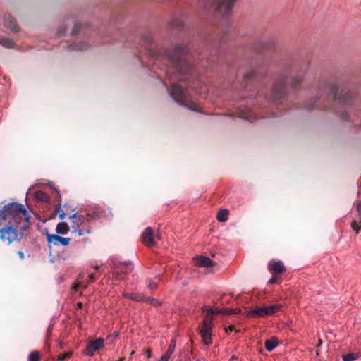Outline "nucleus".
Masks as SVG:
<instances>
[{"label":"nucleus","mask_w":361,"mask_h":361,"mask_svg":"<svg viewBox=\"0 0 361 361\" xmlns=\"http://www.w3.org/2000/svg\"><path fill=\"white\" fill-rule=\"evenodd\" d=\"M30 216L23 204L8 202L0 209V240L10 245L20 242L29 227Z\"/></svg>","instance_id":"obj_1"},{"label":"nucleus","mask_w":361,"mask_h":361,"mask_svg":"<svg viewBox=\"0 0 361 361\" xmlns=\"http://www.w3.org/2000/svg\"><path fill=\"white\" fill-rule=\"evenodd\" d=\"M354 95V92L350 90L343 89L339 91L334 84H327L319 90L318 94L310 101L306 108L308 111L322 109L326 106V103L331 102L334 103L331 107L332 110L339 114L342 120L347 121L349 114L345 108L350 104Z\"/></svg>","instance_id":"obj_2"},{"label":"nucleus","mask_w":361,"mask_h":361,"mask_svg":"<svg viewBox=\"0 0 361 361\" xmlns=\"http://www.w3.org/2000/svg\"><path fill=\"white\" fill-rule=\"evenodd\" d=\"M171 53L167 54L169 60L175 65L180 73L190 74L192 71V66L185 54L187 47H171Z\"/></svg>","instance_id":"obj_3"},{"label":"nucleus","mask_w":361,"mask_h":361,"mask_svg":"<svg viewBox=\"0 0 361 361\" xmlns=\"http://www.w3.org/2000/svg\"><path fill=\"white\" fill-rule=\"evenodd\" d=\"M170 94L179 104L192 111H199V106L192 100L188 91L183 89L179 85L174 84L171 86Z\"/></svg>","instance_id":"obj_4"},{"label":"nucleus","mask_w":361,"mask_h":361,"mask_svg":"<svg viewBox=\"0 0 361 361\" xmlns=\"http://www.w3.org/2000/svg\"><path fill=\"white\" fill-rule=\"evenodd\" d=\"M236 0H214L216 12L221 18L227 24H230L232 20V11Z\"/></svg>","instance_id":"obj_5"},{"label":"nucleus","mask_w":361,"mask_h":361,"mask_svg":"<svg viewBox=\"0 0 361 361\" xmlns=\"http://www.w3.org/2000/svg\"><path fill=\"white\" fill-rule=\"evenodd\" d=\"M202 312H207V315L202 322V325L200 331V334L202 338L204 343L209 345L212 343V329L213 326L212 316L214 314L213 309L206 307H202Z\"/></svg>","instance_id":"obj_6"},{"label":"nucleus","mask_w":361,"mask_h":361,"mask_svg":"<svg viewBox=\"0 0 361 361\" xmlns=\"http://www.w3.org/2000/svg\"><path fill=\"white\" fill-rule=\"evenodd\" d=\"M228 32L223 31H205L199 35L201 41L209 45H220L226 42Z\"/></svg>","instance_id":"obj_7"},{"label":"nucleus","mask_w":361,"mask_h":361,"mask_svg":"<svg viewBox=\"0 0 361 361\" xmlns=\"http://www.w3.org/2000/svg\"><path fill=\"white\" fill-rule=\"evenodd\" d=\"M281 307V305L279 304L258 307L255 309L250 310L247 313V316L252 317H264L266 316L272 315L280 310Z\"/></svg>","instance_id":"obj_8"},{"label":"nucleus","mask_w":361,"mask_h":361,"mask_svg":"<svg viewBox=\"0 0 361 361\" xmlns=\"http://www.w3.org/2000/svg\"><path fill=\"white\" fill-rule=\"evenodd\" d=\"M287 80V75H283L273 85L271 89V97L274 101L281 99L286 92V82Z\"/></svg>","instance_id":"obj_9"},{"label":"nucleus","mask_w":361,"mask_h":361,"mask_svg":"<svg viewBox=\"0 0 361 361\" xmlns=\"http://www.w3.org/2000/svg\"><path fill=\"white\" fill-rule=\"evenodd\" d=\"M187 14L183 11H177L174 13L169 21V27L173 30H180L184 27L185 20Z\"/></svg>","instance_id":"obj_10"},{"label":"nucleus","mask_w":361,"mask_h":361,"mask_svg":"<svg viewBox=\"0 0 361 361\" xmlns=\"http://www.w3.org/2000/svg\"><path fill=\"white\" fill-rule=\"evenodd\" d=\"M104 345V340L102 338H99L96 340H92L87 343L84 354L87 356H93L94 352L102 348Z\"/></svg>","instance_id":"obj_11"},{"label":"nucleus","mask_w":361,"mask_h":361,"mask_svg":"<svg viewBox=\"0 0 361 361\" xmlns=\"http://www.w3.org/2000/svg\"><path fill=\"white\" fill-rule=\"evenodd\" d=\"M47 241L49 245L66 246L71 241L70 238H63L56 234H47Z\"/></svg>","instance_id":"obj_12"},{"label":"nucleus","mask_w":361,"mask_h":361,"mask_svg":"<svg viewBox=\"0 0 361 361\" xmlns=\"http://www.w3.org/2000/svg\"><path fill=\"white\" fill-rule=\"evenodd\" d=\"M142 243L147 247H152L156 245L154 240V234L152 228L147 227L145 229L142 235Z\"/></svg>","instance_id":"obj_13"},{"label":"nucleus","mask_w":361,"mask_h":361,"mask_svg":"<svg viewBox=\"0 0 361 361\" xmlns=\"http://www.w3.org/2000/svg\"><path fill=\"white\" fill-rule=\"evenodd\" d=\"M268 269L272 275H280L285 271V267L281 261L271 260L268 264Z\"/></svg>","instance_id":"obj_14"},{"label":"nucleus","mask_w":361,"mask_h":361,"mask_svg":"<svg viewBox=\"0 0 361 361\" xmlns=\"http://www.w3.org/2000/svg\"><path fill=\"white\" fill-rule=\"evenodd\" d=\"M133 266L130 262L121 263L119 266L116 265L114 273L120 276L122 274H126L133 271Z\"/></svg>","instance_id":"obj_15"},{"label":"nucleus","mask_w":361,"mask_h":361,"mask_svg":"<svg viewBox=\"0 0 361 361\" xmlns=\"http://www.w3.org/2000/svg\"><path fill=\"white\" fill-rule=\"evenodd\" d=\"M70 219L71 220L72 224V232H76L77 228H79V227L83 224L85 218L82 215L78 214V213H75L70 216Z\"/></svg>","instance_id":"obj_16"},{"label":"nucleus","mask_w":361,"mask_h":361,"mask_svg":"<svg viewBox=\"0 0 361 361\" xmlns=\"http://www.w3.org/2000/svg\"><path fill=\"white\" fill-rule=\"evenodd\" d=\"M195 264L200 267H212L215 262L212 261L209 257L204 256H198L195 259Z\"/></svg>","instance_id":"obj_17"},{"label":"nucleus","mask_w":361,"mask_h":361,"mask_svg":"<svg viewBox=\"0 0 361 361\" xmlns=\"http://www.w3.org/2000/svg\"><path fill=\"white\" fill-rule=\"evenodd\" d=\"M140 37L144 43H152L154 40V34L150 30H145L140 34Z\"/></svg>","instance_id":"obj_18"},{"label":"nucleus","mask_w":361,"mask_h":361,"mask_svg":"<svg viewBox=\"0 0 361 361\" xmlns=\"http://www.w3.org/2000/svg\"><path fill=\"white\" fill-rule=\"evenodd\" d=\"M5 25L8 27L11 31L17 32L18 26L14 18L10 14H6L4 16Z\"/></svg>","instance_id":"obj_19"},{"label":"nucleus","mask_w":361,"mask_h":361,"mask_svg":"<svg viewBox=\"0 0 361 361\" xmlns=\"http://www.w3.org/2000/svg\"><path fill=\"white\" fill-rule=\"evenodd\" d=\"M104 211L99 208L94 207L92 211L87 214V220L95 219L103 215Z\"/></svg>","instance_id":"obj_20"},{"label":"nucleus","mask_w":361,"mask_h":361,"mask_svg":"<svg viewBox=\"0 0 361 361\" xmlns=\"http://www.w3.org/2000/svg\"><path fill=\"white\" fill-rule=\"evenodd\" d=\"M264 345L266 350L271 352L278 345L277 339L273 337L271 340H266Z\"/></svg>","instance_id":"obj_21"},{"label":"nucleus","mask_w":361,"mask_h":361,"mask_svg":"<svg viewBox=\"0 0 361 361\" xmlns=\"http://www.w3.org/2000/svg\"><path fill=\"white\" fill-rule=\"evenodd\" d=\"M56 231L59 234H66L69 231V226L66 222H60L57 224Z\"/></svg>","instance_id":"obj_22"},{"label":"nucleus","mask_w":361,"mask_h":361,"mask_svg":"<svg viewBox=\"0 0 361 361\" xmlns=\"http://www.w3.org/2000/svg\"><path fill=\"white\" fill-rule=\"evenodd\" d=\"M361 356L360 353H350L342 356L343 361H354Z\"/></svg>","instance_id":"obj_23"},{"label":"nucleus","mask_w":361,"mask_h":361,"mask_svg":"<svg viewBox=\"0 0 361 361\" xmlns=\"http://www.w3.org/2000/svg\"><path fill=\"white\" fill-rule=\"evenodd\" d=\"M259 42L262 44L261 45H269L275 42V37L271 35H263Z\"/></svg>","instance_id":"obj_24"},{"label":"nucleus","mask_w":361,"mask_h":361,"mask_svg":"<svg viewBox=\"0 0 361 361\" xmlns=\"http://www.w3.org/2000/svg\"><path fill=\"white\" fill-rule=\"evenodd\" d=\"M228 209H221L217 214V219L220 222H225L228 219Z\"/></svg>","instance_id":"obj_25"},{"label":"nucleus","mask_w":361,"mask_h":361,"mask_svg":"<svg viewBox=\"0 0 361 361\" xmlns=\"http://www.w3.org/2000/svg\"><path fill=\"white\" fill-rule=\"evenodd\" d=\"M41 355L37 350L31 352L27 357V361H40Z\"/></svg>","instance_id":"obj_26"},{"label":"nucleus","mask_w":361,"mask_h":361,"mask_svg":"<svg viewBox=\"0 0 361 361\" xmlns=\"http://www.w3.org/2000/svg\"><path fill=\"white\" fill-rule=\"evenodd\" d=\"M124 297L130 298L133 300L137 301V302H141L142 301V294H137V293H125Z\"/></svg>","instance_id":"obj_27"},{"label":"nucleus","mask_w":361,"mask_h":361,"mask_svg":"<svg viewBox=\"0 0 361 361\" xmlns=\"http://www.w3.org/2000/svg\"><path fill=\"white\" fill-rule=\"evenodd\" d=\"M175 348H176V339H172L171 341V343L169 344L168 350L164 355L170 358L171 355L174 352Z\"/></svg>","instance_id":"obj_28"},{"label":"nucleus","mask_w":361,"mask_h":361,"mask_svg":"<svg viewBox=\"0 0 361 361\" xmlns=\"http://www.w3.org/2000/svg\"><path fill=\"white\" fill-rule=\"evenodd\" d=\"M240 117L246 120H252L254 116L253 113L250 109H247L240 113Z\"/></svg>","instance_id":"obj_29"},{"label":"nucleus","mask_w":361,"mask_h":361,"mask_svg":"<svg viewBox=\"0 0 361 361\" xmlns=\"http://www.w3.org/2000/svg\"><path fill=\"white\" fill-rule=\"evenodd\" d=\"M256 71L255 69H251L249 71L245 73L244 74V79L245 80H251L253 78L255 77L256 75Z\"/></svg>","instance_id":"obj_30"},{"label":"nucleus","mask_w":361,"mask_h":361,"mask_svg":"<svg viewBox=\"0 0 361 361\" xmlns=\"http://www.w3.org/2000/svg\"><path fill=\"white\" fill-rule=\"evenodd\" d=\"M35 197L37 199L40 200L42 201H47L48 199L47 195L42 191H37L35 192Z\"/></svg>","instance_id":"obj_31"},{"label":"nucleus","mask_w":361,"mask_h":361,"mask_svg":"<svg viewBox=\"0 0 361 361\" xmlns=\"http://www.w3.org/2000/svg\"><path fill=\"white\" fill-rule=\"evenodd\" d=\"M302 81V78L300 76H297L293 78L292 80V87L293 88H297L298 86H299Z\"/></svg>","instance_id":"obj_32"},{"label":"nucleus","mask_w":361,"mask_h":361,"mask_svg":"<svg viewBox=\"0 0 361 361\" xmlns=\"http://www.w3.org/2000/svg\"><path fill=\"white\" fill-rule=\"evenodd\" d=\"M71 356H72L71 352L66 353L64 354L59 355L58 356V360L59 361H64L66 359H69Z\"/></svg>","instance_id":"obj_33"},{"label":"nucleus","mask_w":361,"mask_h":361,"mask_svg":"<svg viewBox=\"0 0 361 361\" xmlns=\"http://www.w3.org/2000/svg\"><path fill=\"white\" fill-rule=\"evenodd\" d=\"M351 228L355 231L356 234H357L361 229V226L357 225V223L355 220H353L351 222Z\"/></svg>","instance_id":"obj_34"},{"label":"nucleus","mask_w":361,"mask_h":361,"mask_svg":"<svg viewBox=\"0 0 361 361\" xmlns=\"http://www.w3.org/2000/svg\"><path fill=\"white\" fill-rule=\"evenodd\" d=\"M51 331L52 329L51 326H49V328L47 330L46 334H45V343L46 344H48V341L50 339L51 336Z\"/></svg>","instance_id":"obj_35"},{"label":"nucleus","mask_w":361,"mask_h":361,"mask_svg":"<svg viewBox=\"0 0 361 361\" xmlns=\"http://www.w3.org/2000/svg\"><path fill=\"white\" fill-rule=\"evenodd\" d=\"M279 281V275H272V277L269 279V284H275L278 283Z\"/></svg>","instance_id":"obj_36"},{"label":"nucleus","mask_w":361,"mask_h":361,"mask_svg":"<svg viewBox=\"0 0 361 361\" xmlns=\"http://www.w3.org/2000/svg\"><path fill=\"white\" fill-rule=\"evenodd\" d=\"M0 45H11V42L8 38L2 37L0 38Z\"/></svg>","instance_id":"obj_37"},{"label":"nucleus","mask_w":361,"mask_h":361,"mask_svg":"<svg viewBox=\"0 0 361 361\" xmlns=\"http://www.w3.org/2000/svg\"><path fill=\"white\" fill-rule=\"evenodd\" d=\"M81 26H82L81 24L75 25V26L72 30V35H77L79 32L80 30L81 29Z\"/></svg>","instance_id":"obj_38"},{"label":"nucleus","mask_w":361,"mask_h":361,"mask_svg":"<svg viewBox=\"0 0 361 361\" xmlns=\"http://www.w3.org/2000/svg\"><path fill=\"white\" fill-rule=\"evenodd\" d=\"M153 299L152 298H150V297H146L145 295H142V302H147L148 304H150L153 302Z\"/></svg>","instance_id":"obj_39"},{"label":"nucleus","mask_w":361,"mask_h":361,"mask_svg":"<svg viewBox=\"0 0 361 361\" xmlns=\"http://www.w3.org/2000/svg\"><path fill=\"white\" fill-rule=\"evenodd\" d=\"M222 314H224V315L232 314V309L231 308H223L222 309Z\"/></svg>","instance_id":"obj_40"},{"label":"nucleus","mask_w":361,"mask_h":361,"mask_svg":"<svg viewBox=\"0 0 361 361\" xmlns=\"http://www.w3.org/2000/svg\"><path fill=\"white\" fill-rule=\"evenodd\" d=\"M58 213H59V219L61 220H63L65 219V216H66V214L63 210H61V209H59Z\"/></svg>","instance_id":"obj_41"},{"label":"nucleus","mask_w":361,"mask_h":361,"mask_svg":"<svg viewBox=\"0 0 361 361\" xmlns=\"http://www.w3.org/2000/svg\"><path fill=\"white\" fill-rule=\"evenodd\" d=\"M148 287L151 290H153L157 288V285L156 283L150 281L148 283Z\"/></svg>","instance_id":"obj_42"},{"label":"nucleus","mask_w":361,"mask_h":361,"mask_svg":"<svg viewBox=\"0 0 361 361\" xmlns=\"http://www.w3.org/2000/svg\"><path fill=\"white\" fill-rule=\"evenodd\" d=\"M357 212L358 213L359 218L361 219V201L357 204Z\"/></svg>","instance_id":"obj_43"},{"label":"nucleus","mask_w":361,"mask_h":361,"mask_svg":"<svg viewBox=\"0 0 361 361\" xmlns=\"http://www.w3.org/2000/svg\"><path fill=\"white\" fill-rule=\"evenodd\" d=\"M66 27H61L60 28V30L58 31V36L59 37H61L62 35H64V33L66 32Z\"/></svg>","instance_id":"obj_44"},{"label":"nucleus","mask_w":361,"mask_h":361,"mask_svg":"<svg viewBox=\"0 0 361 361\" xmlns=\"http://www.w3.org/2000/svg\"><path fill=\"white\" fill-rule=\"evenodd\" d=\"M225 331L228 333V331H232L235 329V326L233 325H230L228 327L224 328Z\"/></svg>","instance_id":"obj_45"},{"label":"nucleus","mask_w":361,"mask_h":361,"mask_svg":"<svg viewBox=\"0 0 361 361\" xmlns=\"http://www.w3.org/2000/svg\"><path fill=\"white\" fill-rule=\"evenodd\" d=\"M89 278V282H93L96 277H95V275L94 274H90L88 276Z\"/></svg>","instance_id":"obj_46"},{"label":"nucleus","mask_w":361,"mask_h":361,"mask_svg":"<svg viewBox=\"0 0 361 361\" xmlns=\"http://www.w3.org/2000/svg\"><path fill=\"white\" fill-rule=\"evenodd\" d=\"M161 302H159L158 300H157L156 299H153V302L151 303L152 305L153 306H159L161 305Z\"/></svg>","instance_id":"obj_47"},{"label":"nucleus","mask_w":361,"mask_h":361,"mask_svg":"<svg viewBox=\"0 0 361 361\" xmlns=\"http://www.w3.org/2000/svg\"><path fill=\"white\" fill-rule=\"evenodd\" d=\"M241 312V310L239 308L232 309V314H237Z\"/></svg>","instance_id":"obj_48"},{"label":"nucleus","mask_w":361,"mask_h":361,"mask_svg":"<svg viewBox=\"0 0 361 361\" xmlns=\"http://www.w3.org/2000/svg\"><path fill=\"white\" fill-rule=\"evenodd\" d=\"M18 255L19 256L20 259H24V253L23 251H18Z\"/></svg>","instance_id":"obj_49"},{"label":"nucleus","mask_w":361,"mask_h":361,"mask_svg":"<svg viewBox=\"0 0 361 361\" xmlns=\"http://www.w3.org/2000/svg\"><path fill=\"white\" fill-rule=\"evenodd\" d=\"M214 311V313H216V314H222V309H220V308H216L215 310H213Z\"/></svg>","instance_id":"obj_50"},{"label":"nucleus","mask_w":361,"mask_h":361,"mask_svg":"<svg viewBox=\"0 0 361 361\" xmlns=\"http://www.w3.org/2000/svg\"><path fill=\"white\" fill-rule=\"evenodd\" d=\"M145 353H147L148 357H151V353H152L151 349H149V348L145 349Z\"/></svg>","instance_id":"obj_51"},{"label":"nucleus","mask_w":361,"mask_h":361,"mask_svg":"<svg viewBox=\"0 0 361 361\" xmlns=\"http://www.w3.org/2000/svg\"><path fill=\"white\" fill-rule=\"evenodd\" d=\"M75 233H77L79 236H81L83 235V231L81 229L77 228V231Z\"/></svg>","instance_id":"obj_52"},{"label":"nucleus","mask_w":361,"mask_h":361,"mask_svg":"<svg viewBox=\"0 0 361 361\" xmlns=\"http://www.w3.org/2000/svg\"><path fill=\"white\" fill-rule=\"evenodd\" d=\"M322 344V341L321 339L319 340L318 343L317 344V347L319 348Z\"/></svg>","instance_id":"obj_53"},{"label":"nucleus","mask_w":361,"mask_h":361,"mask_svg":"<svg viewBox=\"0 0 361 361\" xmlns=\"http://www.w3.org/2000/svg\"><path fill=\"white\" fill-rule=\"evenodd\" d=\"M156 238H157V239H158V240H159V239H160V235H159V233H157V235H156Z\"/></svg>","instance_id":"obj_54"},{"label":"nucleus","mask_w":361,"mask_h":361,"mask_svg":"<svg viewBox=\"0 0 361 361\" xmlns=\"http://www.w3.org/2000/svg\"><path fill=\"white\" fill-rule=\"evenodd\" d=\"M78 306L79 307H82V304L81 302H78Z\"/></svg>","instance_id":"obj_55"},{"label":"nucleus","mask_w":361,"mask_h":361,"mask_svg":"<svg viewBox=\"0 0 361 361\" xmlns=\"http://www.w3.org/2000/svg\"><path fill=\"white\" fill-rule=\"evenodd\" d=\"M135 354V351L133 350L131 353H130V357Z\"/></svg>","instance_id":"obj_56"},{"label":"nucleus","mask_w":361,"mask_h":361,"mask_svg":"<svg viewBox=\"0 0 361 361\" xmlns=\"http://www.w3.org/2000/svg\"><path fill=\"white\" fill-rule=\"evenodd\" d=\"M124 360H125L124 357H121V359L118 360V361H124Z\"/></svg>","instance_id":"obj_57"},{"label":"nucleus","mask_w":361,"mask_h":361,"mask_svg":"<svg viewBox=\"0 0 361 361\" xmlns=\"http://www.w3.org/2000/svg\"><path fill=\"white\" fill-rule=\"evenodd\" d=\"M169 38V41H171V38L173 37L172 36H168L167 37Z\"/></svg>","instance_id":"obj_58"},{"label":"nucleus","mask_w":361,"mask_h":361,"mask_svg":"<svg viewBox=\"0 0 361 361\" xmlns=\"http://www.w3.org/2000/svg\"><path fill=\"white\" fill-rule=\"evenodd\" d=\"M94 269H99V266H96V267H94Z\"/></svg>","instance_id":"obj_59"},{"label":"nucleus","mask_w":361,"mask_h":361,"mask_svg":"<svg viewBox=\"0 0 361 361\" xmlns=\"http://www.w3.org/2000/svg\"><path fill=\"white\" fill-rule=\"evenodd\" d=\"M204 0H199V2L200 3H202V1H203Z\"/></svg>","instance_id":"obj_60"}]
</instances>
